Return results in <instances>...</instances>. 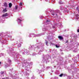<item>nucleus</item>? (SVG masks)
Here are the masks:
<instances>
[{
	"label": "nucleus",
	"mask_w": 79,
	"mask_h": 79,
	"mask_svg": "<svg viewBox=\"0 0 79 79\" xmlns=\"http://www.w3.org/2000/svg\"><path fill=\"white\" fill-rule=\"evenodd\" d=\"M18 5H16L15 6V9L17 10V9H18Z\"/></svg>",
	"instance_id": "obj_6"
},
{
	"label": "nucleus",
	"mask_w": 79,
	"mask_h": 79,
	"mask_svg": "<svg viewBox=\"0 0 79 79\" xmlns=\"http://www.w3.org/2000/svg\"><path fill=\"white\" fill-rule=\"evenodd\" d=\"M59 3H60V4H63V2H62V1H60L59 2Z\"/></svg>",
	"instance_id": "obj_7"
},
{
	"label": "nucleus",
	"mask_w": 79,
	"mask_h": 79,
	"mask_svg": "<svg viewBox=\"0 0 79 79\" xmlns=\"http://www.w3.org/2000/svg\"><path fill=\"white\" fill-rule=\"evenodd\" d=\"M56 47L57 48H58V45H56Z\"/></svg>",
	"instance_id": "obj_14"
},
{
	"label": "nucleus",
	"mask_w": 79,
	"mask_h": 79,
	"mask_svg": "<svg viewBox=\"0 0 79 79\" xmlns=\"http://www.w3.org/2000/svg\"><path fill=\"white\" fill-rule=\"evenodd\" d=\"M58 38H59L60 40H63V37L62 36H58Z\"/></svg>",
	"instance_id": "obj_2"
},
{
	"label": "nucleus",
	"mask_w": 79,
	"mask_h": 79,
	"mask_svg": "<svg viewBox=\"0 0 79 79\" xmlns=\"http://www.w3.org/2000/svg\"><path fill=\"white\" fill-rule=\"evenodd\" d=\"M8 61H9V63H11V61L10 60H8Z\"/></svg>",
	"instance_id": "obj_13"
},
{
	"label": "nucleus",
	"mask_w": 79,
	"mask_h": 79,
	"mask_svg": "<svg viewBox=\"0 0 79 79\" xmlns=\"http://www.w3.org/2000/svg\"><path fill=\"white\" fill-rule=\"evenodd\" d=\"M19 6H22L23 5V3L20 2V3L19 4Z\"/></svg>",
	"instance_id": "obj_8"
},
{
	"label": "nucleus",
	"mask_w": 79,
	"mask_h": 79,
	"mask_svg": "<svg viewBox=\"0 0 79 79\" xmlns=\"http://www.w3.org/2000/svg\"><path fill=\"white\" fill-rule=\"evenodd\" d=\"M56 16L57 15V14H56Z\"/></svg>",
	"instance_id": "obj_21"
},
{
	"label": "nucleus",
	"mask_w": 79,
	"mask_h": 79,
	"mask_svg": "<svg viewBox=\"0 0 79 79\" xmlns=\"http://www.w3.org/2000/svg\"><path fill=\"white\" fill-rule=\"evenodd\" d=\"M8 15V14L7 13H6L5 14L3 15L2 16V18H3L4 17H6V16H7Z\"/></svg>",
	"instance_id": "obj_1"
},
{
	"label": "nucleus",
	"mask_w": 79,
	"mask_h": 79,
	"mask_svg": "<svg viewBox=\"0 0 79 79\" xmlns=\"http://www.w3.org/2000/svg\"><path fill=\"white\" fill-rule=\"evenodd\" d=\"M63 74H61L60 75V77H62V76H63Z\"/></svg>",
	"instance_id": "obj_9"
},
{
	"label": "nucleus",
	"mask_w": 79,
	"mask_h": 79,
	"mask_svg": "<svg viewBox=\"0 0 79 79\" xmlns=\"http://www.w3.org/2000/svg\"><path fill=\"white\" fill-rule=\"evenodd\" d=\"M4 6H5V7H7V3H6V2L4 3Z\"/></svg>",
	"instance_id": "obj_4"
},
{
	"label": "nucleus",
	"mask_w": 79,
	"mask_h": 79,
	"mask_svg": "<svg viewBox=\"0 0 79 79\" xmlns=\"http://www.w3.org/2000/svg\"><path fill=\"white\" fill-rule=\"evenodd\" d=\"M9 8H11V6H12V4L11 3H9Z\"/></svg>",
	"instance_id": "obj_3"
},
{
	"label": "nucleus",
	"mask_w": 79,
	"mask_h": 79,
	"mask_svg": "<svg viewBox=\"0 0 79 79\" xmlns=\"http://www.w3.org/2000/svg\"><path fill=\"white\" fill-rule=\"evenodd\" d=\"M1 74H4V72H1Z\"/></svg>",
	"instance_id": "obj_11"
},
{
	"label": "nucleus",
	"mask_w": 79,
	"mask_h": 79,
	"mask_svg": "<svg viewBox=\"0 0 79 79\" xmlns=\"http://www.w3.org/2000/svg\"><path fill=\"white\" fill-rule=\"evenodd\" d=\"M76 10L77 11L79 12V9H78V7H77Z\"/></svg>",
	"instance_id": "obj_10"
},
{
	"label": "nucleus",
	"mask_w": 79,
	"mask_h": 79,
	"mask_svg": "<svg viewBox=\"0 0 79 79\" xmlns=\"http://www.w3.org/2000/svg\"><path fill=\"white\" fill-rule=\"evenodd\" d=\"M47 22H50V20H47Z\"/></svg>",
	"instance_id": "obj_17"
},
{
	"label": "nucleus",
	"mask_w": 79,
	"mask_h": 79,
	"mask_svg": "<svg viewBox=\"0 0 79 79\" xmlns=\"http://www.w3.org/2000/svg\"><path fill=\"white\" fill-rule=\"evenodd\" d=\"M55 13H54L52 14V15H55Z\"/></svg>",
	"instance_id": "obj_18"
},
{
	"label": "nucleus",
	"mask_w": 79,
	"mask_h": 79,
	"mask_svg": "<svg viewBox=\"0 0 79 79\" xmlns=\"http://www.w3.org/2000/svg\"><path fill=\"white\" fill-rule=\"evenodd\" d=\"M18 20H19V21L20 22H21V21H22L21 20V19H18Z\"/></svg>",
	"instance_id": "obj_12"
},
{
	"label": "nucleus",
	"mask_w": 79,
	"mask_h": 79,
	"mask_svg": "<svg viewBox=\"0 0 79 79\" xmlns=\"http://www.w3.org/2000/svg\"><path fill=\"white\" fill-rule=\"evenodd\" d=\"M6 8L5 9L3 10V12H4V13H5V12H6V11H7V10H6Z\"/></svg>",
	"instance_id": "obj_5"
},
{
	"label": "nucleus",
	"mask_w": 79,
	"mask_h": 79,
	"mask_svg": "<svg viewBox=\"0 0 79 79\" xmlns=\"http://www.w3.org/2000/svg\"><path fill=\"white\" fill-rule=\"evenodd\" d=\"M77 32H79V29H78L77 30Z\"/></svg>",
	"instance_id": "obj_15"
},
{
	"label": "nucleus",
	"mask_w": 79,
	"mask_h": 79,
	"mask_svg": "<svg viewBox=\"0 0 79 79\" xmlns=\"http://www.w3.org/2000/svg\"><path fill=\"white\" fill-rule=\"evenodd\" d=\"M2 64V62H0V64Z\"/></svg>",
	"instance_id": "obj_19"
},
{
	"label": "nucleus",
	"mask_w": 79,
	"mask_h": 79,
	"mask_svg": "<svg viewBox=\"0 0 79 79\" xmlns=\"http://www.w3.org/2000/svg\"><path fill=\"white\" fill-rule=\"evenodd\" d=\"M68 40H67L66 41V43H68Z\"/></svg>",
	"instance_id": "obj_16"
},
{
	"label": "nucleus",
	"mask_w": 79,
	"mask_h": 79,
	"mask_svg": "<svg viewBox=\"0 0 79 79\" xmlns=\"http://www.w3.org/2000/svg\"><path fill=\"white\" fill-rule=\"evenodd\" d=\"M6 79H9V78H6Z\"/></svg>",
	"instance_id": "obj_20"
},
{
	"label": "nucleus",
	"mask_w": 79,
	"mask_h": 79,
	"mask_svg": "<svg viewBox=\"0 0 79 79\" xmlns=\"http://www.w3.org/2000/svg\"><path fill=\"white\" fill-rule=\"evenodd\" d=\"M53 28H54V27H53Z\"/></svg>",
	"instance_id": "obj_22"
}]
</instances>
